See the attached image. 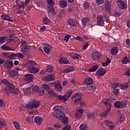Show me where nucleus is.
I'll use <instances>...</instances> for the list:
<instances>
[{
    "label": "nucleus",
    "mask_w": 130,
    "mask_h": 130,
    "mask_svg": "<svg viewBox=\"0 0 130 130\" xmlns=\"http://www.w3.org/2000/svg\"><path fill=\"white\" fill-rule=\"evenodd\" d=\"M72 94H73V90H69L67 91L64 95H58L57 93H53V96H54V97H56V98L58 99L59 100H62V101H64V102H67V101L71 98Z\"/></svg>",
    "instance_id": "nucleus-1"
},
{
    "label": "nucleus",
    "mask_w": 130,
    "mask_h": 130,
    "mask_svg": "<svg viewBox=\"0 0 130 130\" xmlns=\"http://www.w3.org/2000/svg\"><path fill=\"white\" fill-rule=\"evenodd\" d=\"M40 106V102L37 100L31 101L29 104L26 105L27 109H32V108H37Z\"/></svg>",
    "instance_id": "nucleus-2"
},
{
    "label": "nucleus",
    "mask_w": 130,
    "mask_h": 130,
    "mask_svg": "<svg viewBox=\"0 0 130 130\" xmlns=\"http://www.w3.org/2000/svg\"><path fill=\"white\" fill-rule=\"evenodd\" d=\"M105 101L104 102V101L103 102V103L105 104V105H108V109L106 110V111L105 112H104L102 115L103 116H106V115H108V114H109V112L110 111V110H111V104L108 103V101H109V100H107V99H105Z\"/></svg>",
    "instance_id": "nucleus-3"
},
{
    "label": "nucleus",
    "mask_w": 130,
    "mask_h": 130,
    "mask_svg": "<svg viewBox=\"0 0 130 130\" xmlns=\"http://www.w3.org/2000/svg\"><path fill=\"white\" fill-rule=\"evenodd\" d=\"M91 57L93 60H99L101 57H102L101 53L98 51H95L92 53Z\"/></svg>",
    "instance_id": "nucleus-4"
},
{
    "label": "nucleus",
    "mask_w": 130,
    "mask_h": 130,
    "mask_svg": "<svg viewBox=\"0 0 130 130\" xmlns=\"http://www.w3.org/2000/svg\"><path fill=\"white\" fill-rule=\"evenodd\" d=\"M15 89V86L14 84H12L10 83L7 85V87L5 88L4 89L5 93H7V94L11 93V92Z\"/></svg>",
    "instance_id": "nucleus-5"
},
{
    "label": "nucleus",
    "mask_w": 130,
    "mask_h": 130,
    "mask_svg": "<svg viewBox=\"0 0 130 130\" xmlns=\"http://www.w3.org/2000/svg\"><path fill=\"white\" fill-rule=\"evenodd\" d=\"M117 4L119 9H121V10L126 9V4L124 2L121 0H118L117 1Z\"/></svg>",
    "instance_id": "nucleus-6"
},
{
    "label": "nucleus",
    "mask_w": 130,
    "mask_h": 130,
    "mask_svg": "<svg viewBox=\"0 0 130 130\" xmlns=\"http://www.w3.org/2000/svg\"><path fill=\"white\" fill-rule=\"evenodd\" d=\"M52 48V47L50 46V45L48 44H44L43 49H44V52H45V53H47V54H49V53H50Z\"/></svg>",
    "instance_id": "nucleus-7"
},
{
    "label": "nucleus",
    "mask_w": 130,
    "mask_h": 130,
    "mask_svg": "<svg viewBox=\"0 0 130 130\" xmlns=\"http://www.w3.org/2000/svg\"><path fill=\"white\" fill-rule=\"evenodd\" d=\"M125 105L124 102L116 101L114 103V106L116 108H122Z\"/></svg>",
    "instance_id": "nucleus-8"
},
{
    "label": "nucleus",
    "mask_w": 130,
    "mask_h": 130,
    "mask_svg": "<svg viewBox=\"0 0 130 130\" xmlns=\"http://www.w3.org/2000/svg\"><path fill=\"white\" fill-rule=\"evenodd\" d=\"M33 75H32V74H26L24 76V78L23 79L24 80V81H25L26 82H32V80H33Z\"/></svg>",
    "instance_id": "nucleus-9"
},
{
    "label": "nucleus",
    "mask_w": 130,
    "mask_h": 130,
    "mask_svg": "<svg viewBox=\"0 0 130 130\" xmlns=\"http://www.w3.org/2000/svg\"><path fill=\"white\" fill-rule=\"evenodd\" d=\"M97 24L99 26H102L104 24V17L102 15L99 16L97 18Z\"/></svg>",
    "instance_id": "nucleus-10"
},
{
    "label": "nucleus",
    "mask_w": 130,
    "mask_h": 130,
    "mask_svg": "<svg viewBox=\"0 0 130 130\" xmlns=\"http://www.w3.org/2000/svg\"><path fill=\"white\" fill-rule=\"evenodd\" d=\"M106 73V70L104 69L101 68L100 69L96 71V75H98V77H102V76H104L105 75Z\"/></svg>",
    "instance_id": "nucleus-11"
},
{
    "label": "nucleus",
    "mask_w": 130,
    "mask_h": 130,
    "mask_svg": "<svg viewBox=\"0 0 130 130\" xmlns=\"http://www.w3.org/2000/svg\"><path fill=\"white\" fill-rule=\"evenodd\" d=\"M4 67L9 69L13 68V67H14V64H13V61L10 60L6 61L4 63Z\"/></svg>",
    "instance_id": "nucleus-12"
},
{
    "label": "nucleus",
    "mask_w": 130,
    "mask_h": 130,
    "mask_svg": "<svg viewBox=\"0 0 130 130\" xmlns=\"http://www.w3.org/2000/svg\"><path fill=\"white\" fill-rule=\"evenodd\" d=\"M69 25L73 26V27H77L78 26V22L77 21L74 20L73 19H69L68 20Z\"/></svg>",
    "instance_id": "nucleus-13"
},
{
    "label": "nucleus",
    "mask_w": 130,
    "mask_h": 130,
    "mask_svg": "<svg viewBox=\"0 0 130 130\" xmlns=\"http://www.w3.org/2000/svg\"><path fill=\"white\" fill-rule=\"evenodd\" d=\"M54 79H55V78L54 77V76L52 75H48L44 78V80L46 82H50L51 81H54Z\"/></svg>",
    "instance_id": "nucleus-14"
},
{
    "label": "nucleus",
    "mask_w": 130,
    "mask_h": 130,
    "mask_svg": "<svg viewBox=\"0 0 130 130\" xmlns=\"http://www.w3.org/2000/svg\"><path fill=\"white\" fill-rule=\"evenodd\" d=\"M105 8L108 12L111 11V3L109 1H106L105 3Z\"/></svg>",
    "instance_id": "nucleus-15"
},
{
    "label": "nucleus",
    "mask_w": 130,
    "mask_h": 130,
    "mask_svg": "<svg viewBox=\"0 0 130 130\" xmlns=\"http://www.w3.org/2000/svg\"><path fill=\"white\" fill-rule=\"evenodd\" d=\"M35 66H36V62L29 61L27 64V69L29 70L30 69H32V68L34 67Z\"/></svg>",
    "instance_id": "nucleus-16"
},
{
    "label": "nucleus",
    "mask_w": 130,
    "mask_h": 130,
    "mask_svg": "<svg viewBox=\"0 0 130 130\" xmlns=\"http://www.w3.org/2000/svg\"><path fill=\"white\" fill-rule=\"evenodd\" d=\"M47 9L48 12L53 15V16H55V15L56 14L55 13V9H54V7H53V6H48Z\"/></svg>",
    "instance_id": "nucleus-17"
},
{
    "label": "nucleus",
    "mask_w": 130,
    "mask_h": 130,
    "mask_svg": "<svg viewBox=\"0 0 130 130\" xmlns=\"http://www.w3.org/2000/svg\"><path fill=\"white\" fill-rule=\"evenodd\" d=\"M29 73L32 74H37L39 72V69L37 68L36 66H35L34 67L31 68L28 70Z\"/></svg>",
    "instance_id": "nucleus-18"
},
{
    "label": "nucleus",
    "mask_w": 130,
    "mask_h": 130,
    "mask_svg": "<svg viewBox=\"0 0 130 130\" xmlns=\"http://www.w3.org/2000/svg\"><path fill=\"white\" fill-rule=\"evenodd\" d=\"M1 18L3 19V20H4L5 21H8V22H12L13 20H12V18L10 17V16L8 15H3L1 16Z\"/></svg>",
    "instance_id": "nucleus-19"
},
{
    "label": "nucleus",
    "mask_w": 130,
    "mask_h": 130,
    "mask_svg": "<svg viewBox=\"0 0 130 130\" xmlns=\"http://www.w3.org/2000/svg\"><path fill=\"white\" fill-rule=\"evenodd\" d=\"M60 63H63L64 64H68L69 63V60L64 57H61L59 60Z\"/></svg>",
    "instance_id": "nucleus-20"
},
{
    "label": "nucleus",
    "mask_w": 130,
    "mask_h": 130,
    "mask_svg": "<svg viewBox=\"0 0 130 130\" xmlns=\"http://www.w3.org/2000/svg\"><path fill=\"white\" fill-rule=\"evenodd\" d=\"M29 0H25V3L24 2H21L20 5H19V9L20 8H21V9H24L27 7V5L29 4Z\"/></svg>",
    "instance_id": "nucleus-21"
},
{
    "label": "nucleus",
    "mask_w": 130,
    "mask_h": 130,
    "mask_svg": "<svg viewBox=\"0 0 130 130\" xmlns=\"http://www.w3.org/2000/svg\"><path fill=\"white\" fill-rule=\"evenodd\" d=\"M34 120L37 124L40 125L42 123L43 119L39 116H37L35 118Z\"/></svg>",
    "instance_id": "nucleus-22"
},
{
    "label": "nucleus",
    "mask_w": 130,
    "mask_h": 130,
    "mask_svg": "<svg viewBox=\"0 0 130 130\" xmlns=\"http://www.w3.org/2000/svg\"><path fill=\"white\" fill-rule=\"evenodd\" d=\"M53 109L54 111L60 113L61 112V110L63 109V108L61 106H55Z\"/></svg>",
    "instance_id": "nucleus-23"
},
{
    "label": "nucleus",
    "mask_w": 130,
    "mask_h": 130,
    "mask_svg": "<svg viewBox=\"0 0 130 130\" xmlns=\"http://www.w3.org/2000/svg\"><path fill=\"white\" fill-rule=\"evenodd\" d=\"M84 113V111H83L82 109H80L77 111L76 113V117L77 118H79L80 117H82V115H83V113Z\"/></svg>",
    "instance_id": "nucleus-24"
},
{
    "label": "nucleus",
    "mask_w": 130,
    "mask_h": 130,
    "mask_svg": "<svg viewBox=\"0 0 130 130\" xmlns=\"http://www.w3.org/2000/svg\"><path fill=\"white\" fill-rule=\"evenodd\" d=\"M85 85H92L93 84V79L91 78H88L84 80V81Z\"/></svg>",
    "instance_id": "nucleus-25"
},
{
    "label": "nucleus",
    "mask_w": 130,
    "mask_h": 130,
    "mask_svg": "<svg viewBox=\"0 0 130 130\" xmlns=\"http://www.w3.org/2000/svg\"><path fill=\"white\" fill-rule=\"evenodd\" d=\"M64 14H65L64 10H62L60 12V13H59L57 15L58 19H59V20H61V19H62V18H63V17H64Z\"/></svg>",
    "instance_id": "nucleus-26"
},
{
    "label": "nucleus",
    "mask_w": 130,
    "mask_h": 130,
    "mask_svg": "<svg viewBox=\"0 0 130 130\" xmlns=\"http://www.w3.org/2000/svg\"><path fill=\"white\" fill-rule=\"evenodd\" d=\"M128 87H129V84H128V83H124L120 85V88L122 89V90H126Z\"/></svg>",
    "instance_id": "nucleus-27"
},
{
    "label": "nucleus",
    "mask_w": 130,
    "mask_h": 130,
    "mask_svg": "<svg viewBox=\"0 0 130 130\" xmlns=\"http://www.w3.org/2000/svg\"><path fill=\"white\" fill-rule=\"evenodd\" d=\"M59 5L61 8H67V7H68V2H67L66 1H60L59 2Z\"/></svg>",
    "instance_id": "nucleus-28"
},
{
    "label": "nucleus",
    "mask_w": 130,
    "mask_h": 130,
    "mask_svg": "<svg viewBox=\"0 0 130 130\" xmlns=\"http://www.w3.org/2000/svg\"><path fill=\"white\" fill-rule=\"evenodd\" d=\"M43 23L45 25H49V24L51 23V21L50 20L48 19V18L45 17L43 18Z\"/></svg>",
    "instance_id": "nucleus-29"
},
{
    "label": "nucleus",
    "mask_w": 130,
    "mask_h": 130,
    "mask_svg": "<svg viewBox=\"0 0 130 130\" xmlns=\"http://www.w3.org/2000/svg\"><path fill=\"white\" fill-rule=\"evenodd\" d=\"M117 52H118V50L116 47L113 48L111 50L112 55H116V54H117Z\"/></svg>",
    "instance_id": "nucleus-30"
},
{
    "label": "nucleus",
    "mask_w": 130,
    "mask_h": 130,
    "mask_svg": "<svg viewBox=\"0 0 130 130\" xmlns=\"http://www.w3.org/2000/svg\"><path fill=\"white\" fill-rule=\"evenodd\" d=\"M8 41V38L7 37L0 36V44H3L5 42Z\"/></svg>",
    "instance_id": "nucleus-31"
},
{
    "label": "nucleus",
    "mask_w": 130,
    "mask_h": 130,
    "mask_svg": "<svg viewBox=\"0 0 130 130\" xmlns=\"http://www.w3.org/2000/svg\"><path fill=\"white\" fill-rule=\"evenodd\" d=\"M7 74H8V75H9V76H10V77H15V76H16L17 75V74H18V72L12 70L11 72L8 71L7 72Z\"/></svg>",
    "instance_id": "nucleus-32"
},
{
    "label": "nucleus",
    "mask_w": 130,
    "mask_h": 130,
    "mask_svg": "<svg viewBox=\"0 0 130 130\" xmlns=\"http://www.w3.org/2000/svg\"><path fill=\"white\" fill-rule=\"evenodd\" d=\"M59 113L60 114L57 115V116H56V118H58L59 119H62L64 117H66V114H64L63 112H60Z\"/></svg>",
    "instance_id": "nucleus-33"
},
{
    "label": "nucleus",
    "mask_w": 130,
    "mask_h": 130,
    "mask_svg": "<svg viewBox=\"0 0 130 130\" xmlns=\"http://www.w3.org/2000/svg\"><path fill=\"white\" fill-rule=\"evenodd\" d=\"M30 88L29 87H27L26 88H23V91L25 94V95H29V94H30L31 92L30 91Z\"/></svg>",
    "instance_id": "nucleus-34"
},
{
    "label": "nucleus",
    "mask_w": 130,
    "mask_h": 130,
    "mask_svg": "<svg viewBox=\"0 0 130 130\" xmlns=\"http://www.w3.org/2000/svg\"><path fill=\"white\" fill-rule=\"evenodd\" d=\"M98 67H99L98 65L93 66H92L91 68H90V69H89V71L90 72H96V71H97V70H98Z\"/></svg>",
    "instance_id": "nucleus-35"
},
{
    "label": "nucleus",
    "mask_w": 130,
    "mask_h": 130,
    "mask_svg": "<svg viewBox=\"0 0 130 130\" xmlns=\"http://www.w3.org/2000/svg\"><path fill=\"white\" fill-rule=\"evenodd\" d=\"M6 126V122L3 118H0V127L1 128L5 127Z\"/></svg>",
    "instance_id": "nucleus-36"
},
{
    "label": "nucleus",
    "mask_w": 130,
    "mask_h": 130,
    "mask_svg": "<svg viewBox=\"0 0 130 130\" xmlns=\"http://www.w3.org/2000/svg\"><path fill=\"white\" fill-rule=\"evenodd\" d=\"M55 88L56 90L59 91V92H60V91H61V89H62V87H61V85H60V84H55Z\"/></svg>",
    "instance_id": "nucleus-37"
},
{
    "label": "nucleus",
    "mask_w": 130,
    "mask_h": 130,
    "mask_svg": "<svg viewBox=\"0 0 130 130\" xmlns=\"http://www.w3.org/2000/svg\"><path fill=\"white\" fill-rule=\"evenodd\" d=\"M46 70L48 73H52L53 72V67L51 66H48L47 67Z\"/></svg>",
    "instance_id": "nucleus-38"
},
{
    "label": "nucleus",
    "mask_w": 130,
    "mask_h": 130,
    "mask_svg": "<svg viewBox=\"0 0 130 130\" xmlns=\"http://www.w3.org/2000/svg\"><path fill=\"white\" fill-rule=\"evenodd\" d=\"M86 115L88 118H94V116H95V114L93 113H87Z\"/></svg>",
    "instance_id": "nucleus-39"
},
{
    "label": "nucleus",
    "mask_w": 130,
    "mask_h": 130,
    "mask_svg": "<svg viewBox=\"0 0 130 130\" xmlns=\"http://www.w3.org/2000/svg\"><path fill=\"white\" fill-rule=\"evenodd\" d=\"M80 130H87V124L82 123L80 126Z\"/></svg>",
    "instance_id": "nucleus-40"
},
{
    "label": "nucleus",
    "mask_w": 130,
    "mask_h": 130,
    "mask_svg": "<svg viewBox=\"0 0 130 130\" xmlns=\"http://www.w3.org/2000/svg\"><path fill=\"white\" fill-rule=\"evenodd\" d=\"M73 71H75V68L74 67H71L69 68L68 69L64 70L63 71L64 73H70V72H73Z\"/></svg>",
    "instance_id": "nucleus-41"
},
{
    "label": "nucleus",
    "mask_w": 130,
    "mask_h": 130,
    "mask_svg": "<svg viewBox=\"0 0 130 130\" xmlns=\"http://www.w3.org/2000/svg\"><path fill=\"white\" fill-rule=\"evenodd\" d=\"M2 49H4V50H12V49L10 48L9 46L4 45L1 47Z\"/></svg>",
    "instance_id": "nucleus-42"
},
{
    "label": "nucleus",
    "mask_w": 130,
    "mask_h": 130,
    "mask_svg": "<svg viewBox=\"0 0 130 130\" xmlns=\"http://www.w3.org/2000/svg\"><path fill=\"white\" fill-rule=\"evenodd\" d=\"M81 55L78 54L77 53H74L73 55V59H79L80 58H81Z\"/></svg>",
    "instance_id": "nucleus-43"
},
{
    "label": "nucleus",
    "mask_w": 130,
    "mask_h": 130,
    "mask_svg": "<svg viewBox=\"0 0 130 130\" xmlns=\"http://www.w3.org/2000/svg\"><path fill=\"white\" fill-rule=\"evenodd\" d=\"M29 47L28 46H25L22 47L21 49L22 52H25V51H28L29 50Z\"/></svg>",
    "instance_id": "nucleus-44"
},
{
    "label": "nucleus",
    "mask_w": 130,
    "mask_h": 130,
    "mask_svg": "<svg viewBox=\"0 0 130 130\" xmlns=\"http://www.w3.org/2000/svg\"><path fill=\"white\" fill-rule=\"evenodd\" d=\"M13 123H14V125L15 127L17 129H20V124H19V123H18V122L14 121L13 122Z\"/></svg>",
    "instance_id": "nucleus-45"
},
{
    "label": "nucleus",
    "mask_w": 130,
    "mask_h": 130,
    "mask_svg": "<svg viewBox=\"0 0 130 130\" xmlns=\"http://www.w3.org/2000/svg\"><path fill=\"white\" fill-rule=\"evenodd\" d=\"M42 87L43 89H44L45 90H46L47 91H48V90H49V89H50L49 85H48L47 84H43Z\"/></svg>",
    "instance_id": "nucleus-46"
},
{
    "label": "nucleus",
    "mask_w": 130,
    "mask_h": 130,
    "mask_svg": "<svg viewBox=\"0 0 130 130\" xmlns=\"http://www.w3.org/2000/svg\"><path fill=\"white\" fill-rule=\"evenodd\" d=\"M87 90L88 91H95V90H96V86L92 85L89 86L88 88H87Z\"/></svg>",
    "instance_id": "nucleus-47"
},
{
    "label": "nucleus",
    "mask_w": 130,
    "mask_h": 130,
    "mask_svg": "<svg viewBox=\"0 0 130 130\" xmlns=\"http://www.w3.org/2000/svg\"><path fill=\"white\" fill-rule=\"evenodd\" d=\"M47 3L50 5L49 7H53L54 6V1L53 0H49L47 1Z\"/></svg>",
    "instance_id": "nucleus-48"
},
{
    "label": "nucleus",
    "mask_w": 130,
    "mask_h": 130,
    "mask_svg": "<svg viewBox=\"0 0 130 130\" xmlns=\"http://www.w3.org/2000/svg\"><path fill=\"white\" fill-rule=\"evenodd\" d=\"M88 20H89V19H88V18H86V17L82 19V23L84 26H86V23H87V22H88Z\"/></svg>",
    "instance_id": "nucleus-49"
},
{
    "label": "nucleus",
    "mask_w": 130,
    "mask_h": 130,
    "mask_svg": "<svg viewBox=\"0 0 130 130\" xmlns=\"http://www.w3.org/2000/svg\"><path fill=\"white\" fill-rule=\"evenodd\" d=\"M89 7H90V4L88 3V2H85L83 4V7L85 10H87V9H88Z\"/></svg>",
    "instance_id": "nucleus-50"
},
{
    "label": "nucleus",
    "mask_w": 130,
    "mask_h": 130,
    "mask_svg": "<svg viewBox=\"0 0 130 130\" xmlns=\"http://www.w3.org/2000/svg\"><path fill=\"white\" fill-rule=\"evenodd\" d=\"M82 101V98H76L74 100L75 104H79Z\"/></svg>",
    "instance_id": "nucleus-51"
},
{
    "label": "nucleus",
    "mask_w": 130,
    "mask_h": 130,
    "mask_svg": "<svg viewBox=\"0 0 130 130\" xmlns=\"http://www.w3.org/2000/svg\"><path fill=\"white\" fill-rule=\"evenodd\" d=\"M39 87H38V86L36 85L35 86H34V87L32 88V91L34 92H37V93H38V92H39Z\"/></svg>",
    "instance_id": "nucleus-52"
},
{
    "label": "nucleus",
    "mask_w": 130,
    "mask_h": 130,
    "mask_svg": "<svg viewBox=\"0 0 130 130\" xmlns=\"http://www.w3.org/2000/svg\"><path fill=\"white\" fill-rule=\"evenodd\" d=\"M122 63H127L128 62V58L127 56H125L122 60Z\"/></svg>",
    "instance_id": "nucleus-53"
},
{
    "label": "nucleus",
    "mask_w": 130,
    "mask_h": 130,
    "mask_svg": "<svg viewBox=\"0 0 130 130\" xmlns=\"http://www.w3.org/2000/svg\"><path fill=\"white\" fill-rule=\"evenodd\" d=\"M20 92V91L19 90V89H15V88L14 89H13L11 91H10V93H12V94H18V93H19Z\"/></svg>",
    "instance_id": "nucleus-54"
},
{
    "label": "nucleus",
    "mask_w": 130,
    "mask_h": 130,
    "mask_svg": "<svg viewBox=\"0 0 130 130\" xmlns=\"http://www.w3.org/2000/svg\"><path fill=\"white\" fill-rule=\"evenodd\" d=\"M61 123L66 124V123H68V117H64L61 119Z\"/></svg>",
    "instance_id": "nucleus-55"
},
{
    "label": "nucleus",
    "mask_w": 130,
    "mask_h": 130,
    "mask_svg": "<svg viewBox=\"0 0 130 130\" xmlns=\"http://www.w3.org/2000/svg\"><path fill=\"white\" fill-rule=\"evenodd\" d=\"M16 56H17V57H19V58H23L24 55L22 54L21 53H17L15 54Z\"/></svg>",
    "instance_id": "nucleus-56"
},
{
    "label": "nucleus",
    "mask_w": 130,
    "mask_h": 130,
    "mask_svg": "<svg viewBox=\"0 0 130 130\" xmlns=\"http://www.w3.org/2000/svg\"><path fill=\"white\" fill-rule=\"evenodd\" d=\"M2 83H3V84H4L5 85H6V86H8V84L10 83V82H9V80L7 79H3L2 81Z\"/></svg>",
    "instance_id": "nucleus-57"
},
{
    "label": "nucleus",
    "mask_w": 130,
    "mask_h": 130,
    "mask_svg": "<svg viewBox=\"0 0 130 130\" xmlns=\"http://www.w3.org/2000/svg\"><path fill=\"white\" fill-rule=\"evenodd\" d=\"M16 57V54H11L8 56L9 59H14Z\"/></svg>",
    "instance_id": "nucleus-58"
},
{
    "label": "nucleus",
    "mask_w": 130,
    "mask_h": 130,
    "mask_svg": "<svg viewBox=\"0 0 130 130\" xmlns=\"http://www.w3.org/2000/svg\"><path fill=\"white\" fill-rule=\"evenodd\" d=\"M96 3L98 5H103L104 0H96Z\"/></svg>",
    "instance_id": "nucleus-59"
},
{
    "label": "nucleus",
    "mask_w": 130,
    "mask_h": 130,
    "mask_svg": "<svg viewBox=\"0 0 130 130\" xmlns=\"http://www.w3.org/2000/svg\"><path fill=\"white\" fill-rule=\"evenodd\" d=\"M71 129V125H67L62 128V130H70Z\"/></svg>",
    "instance_id": "nucleus-60"
},
{
    "label": "nucleus",
    "mask_w": 130,
    "mask_h": 130,
    "mask_svg": "<svg viewBox=\"0 0 130 130\" xmlns=\"http://www.w3.org/2000/svg\"><path fill=\"white\" fill-rule=\"evenodd\" d=\"M68 12L69 13H73V12H74V9H73V6L68 7Z\"/></svg>",
    "instance_id": "nucleus-61"
},
{
    "label": "nucleus",
    "mask_w": 130,
    "mask_h": 130,
    "mask_svg": "<svg viewBox=\"0 0 130 130\" xmlns=\"http://www.w3.org/2000/svg\"><path fill=\"white\" fill-rule=\"evenodd\" d=\"M113 93L114 95H118V93H119V89H115L113 91Z\"/></svg>",
    "instance_id": "nucleus-62"
},
{
    "label": "nucleus",
    "mask_w": 130,
    "mask_h": 130,
    "mask_svg": "<svg viewBox=\"0 0 130 130\" xmlns=\"http://www.w3.org/2000/svg\"><path fill=\"white\" fill-rule=\"evenodd\" d=\"M62 84L63 87H68V86H69V82H68L67 81H63Z\"/></svg>",
    "instance_id": "nucleus-63"
},
{
    "label": "nucleus",
    "mask_w": 130,
    "mask_h": 130,
    "mask_svg": "<svg viewBox=\"0 0 130 130\" xmlns=\"http://www.w3.org/2000/svg\"><path fill=\"white\" fill-rule=\"evenodd\" d=\"M21 46L22 47H23L24 46H27V42H26L25 41H22Z\"/></svg>",
    "instance_id": "nucleus-64"
}]
</instances>
